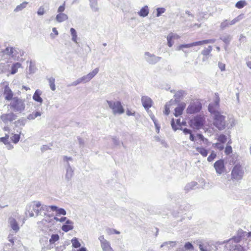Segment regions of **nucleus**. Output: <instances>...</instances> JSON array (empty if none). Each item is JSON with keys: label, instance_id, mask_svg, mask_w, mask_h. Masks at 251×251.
Masks as SVG:
<instances>
[{"label": "nucleus", "instance_id": "8", "mask_svg": "<svg viewBox=\"0 0 251 251\" xmlns=\"http://www.w3.org/2000/svg\"><path fill=\"white\" fill-rule=\"evenodd\" d=\"M10 106L15 111L21 113L25 109V100L17 97H14L12 99Z\"/></svg>", "mask_w": 251, "mask_h": 251}, {"label": "nucleus", "instance_id": "5", "mask_svg": "<svg viewBox=\"0 0 251 251\" xmlns=\"http://www.w3.org/2000/svg\"><path fill=\"white\" fill-rule=\"evenodd\" d=\"M213 125L219 130H223L226 126V117L221 114V113H216V114L213 116Z\"/></svg>", "mask_w": 251, "mask_h": 251}, {"label": "nucleus", "instance_id": "39", "mask_svg": "<svg viewBox=\"0 0 251 251\" xmlns=\"http://www.w3.org/2000/svg\"><path fill=\"white\" fill-rule=\"evenodd\" d=\"M71 34L72 35V40L75 43H77V35L76 30L75 28L72 27L70 29Z\"/></svg>", "mask_w": 251, "mask_h": 251}, {"label": "nucleus", "instance_id": "13", "mask_svg": "<svg viewBox=\"0 0 251 251\" xmlns=\"http://www.w3.org/2000/svg\"><path fill=\"white\" fill-rule=\"evenodd\" d=\"M17 116L13 112L8 114H3L0 116V119L5 124L12 122L15 120Z\"/></svg>", "mask_w": 251, "mask_h": 251}, {"label": "nucleus", "instance_id": "43", "mask_svg": "<svg viewBox=\"0 0 251 251\" xmlns=\"http://www.w3.org/2000/svg\"><path fill=\"white\" fill-rule=\"evenodd\" d=\"M228 123H226V125L228 128L233 127L236 125V121L233 118H228Z\"/></svg>", "mask_w": 251, "mask_h": 251}, {"label": "nucleus", "instance_id": "3", "mask_svg": "<svg viewBox=\"0 0 251 251\" xmlns=\"http://www.w3.org/2000/svg\"><path fill=\"white\" fill-rule=\"evenodd\" d=\"M41 203L39 201H33L26 205L25 214L26 217H33L41 215L40 207Z\"/></svg>", "mask_w": 251, "mask_h": 251}, {"label": "nucleus", "instance_id": "19", "mask_svg": "<svg viewBox=\"0 0 251 251\" xmlns=\"http://www.w3.org/2000/svg\"><path fill=\"white\" fill-rule=\"evenodd\" d=\"M186 104L184 102L180 103L177 107L175 109L174 115L178 117L182 114L183 111L185 108Z\"/></svg>", "mask_w": 251, "mask_h": 251}, {"label": "nucleus", "instance_id": "48", "mask_svg": "<svg viewBox=\"0 0 251 251\" xmlns=\"http://www.w3.org/2000/svg\"><path fill=\"white\" fill-rule=\"evenodd\" d=\"M246 4L247 3L245 0H240L236 3L235 6L237 8L241 9L244 7Z\"/></svg>", "mask_w": 251, "mask_h": 251}, {"label": "nucleus", "instance_id": "17", "mask_svg": "<svg viewBox=\"0 0 251 251\" xmlns=\"http://www.w3.org/2000/svg\"><path fill=\"white\" fill-rule=\"evenodd\" d=\"M145 56L146 61L148 62H157L160 61L161 58L158 56H156L153 54H151L149 52L145 53Z\"/></svg>", "mask_w": 251, "mask_h": 251}, {"label": "nucleus", "instance_id": "60", "mask_svg": "<svg viewBox=\"0 0 251 251\" xmlns=\"http://www.w3.org/2000/svg\"><path fill=\"white\" fill-rule=\"evenodd\" d=\"M65 9V2H64L63 4L62 5H60L58 9H57V12L59 13H63V12L64 11Z\"/></svg>", "mask_w": 251, "mask_h": 251}, {"label": "nucleus", "instance_id": "11", "mask_svg": "<svg viewBox=\"0 0 251 251\" xmlns=\"http://www.w3.org/2000/svg\"><path fill=\"white\" fill-rule=\"evenodd\" d=\"M98 239L100 242L102 251H113L112 248L111 247L110 242L105 239L103 235L100 236Z\"/></svg>", "mask_w": 251, "mask_h": 251}, {"label": "nucleus", "instance_id": "26", "mask_svg": "<svg viewBox=\"0 0 251 251\" xmlns=\"http://www.w3.org/2000/svg\"><path fill=\"white\" fill-rule=\"evenodd\" d=\"M199 249L200 251H216L214 248L209 244H200Z\"/></svg>", "mask_w": 251, "mask_h": 251}, {"label": "nucleus", "instance_id": "40", "mask_svg": "<svg viewBox=\"0 0 251 251\" xmlns=\"http://www.w3.org/2000/svg\"><path fill=\"white\" fill-rule=\"evenodd\" d=\"M49 85L50 89L52 91H55L56 89L55 85V78L51 77L48 78Z\"/></svg>", "mask_w": 251, "mask_h": 251}, {"label": "nucleus", "instance_id": "10", "mask_svg": "<svg viewBox=\"0 0 251 251\" xmlns=\"http://www.w3.org/2000/svg\"><path fill=\"white\" fill-rule=\"evenodd\" d=\"M203 124V118L201 116H196L190 121L191 126L197 129L201 128Z\"/></svg>", "mask_w": 251, "mask_h": 251}, {"label": "nucleus", "instance_id": "16", "mask_svg": "<svg viewBox=\"0 0 251 251\" xmlns=\"http://www.w3.org/2000/svg\"><path fill=\"white\" fill-rule=\"evenodd\" d=\"M8 224L9 225L10 227L15 232H17L19 229L20 227L18 225V222L16 220L15 218L13 217H10L8 219Z\"/></svg>", "mask_w": 251, "mask_h": 251}, {"label": "nucleus", "instance_id": "15", "mask_svg": "<svg viewBox=\"0 0 251 251\" xmlns=\"http://www.w3.org/2000/svg\"><path fill=\"white\" fill-rule=\"evenodd\" d=\"M99 68H96L87 75L81 77L83 83H85L90 81V80H91L99 73Z\"/></svg>", "mask_w": 251, "mask_h": 251}, {"label": "nucleus", "instance_id": "46", "mask_svg": "<svg viewBox=\"0 0 251 251\" xmlns=\"http://www.w3.org/2000/svg\"><path fill=\"white\" fill-rule=\"evenodd\" d=\"M26 122V119L24 118L20 119L15 122L16 126H24Z\"/></svg>", "mask_w": 251, "mask_h": 251}, {"label": "nucleus", "instance_id": "57", "mask_svg": "<svg viewBox=\"0 0 251 251\" xmlns=\"http://www.w3.org/2000/svg\"><path fill=\"white\" fill-rule=\"evenodd\" d=\"M157 14L156 17H159L161 15L165 12V9L164 8H157L156 9Z\"/></svg>", "mask_w": 251, "mask_h": 251}, {"label": "nucleus", "instance_id": "62", "mask_svg": "<svg viewBox=\"0 0 251 251\" xmlns=\"http://www.w3.org/2000/svg\"><path fill=\"white\" fill-rule=\"evenodd\" d=\"M215 98L214 103H215L216 105H219L220 98L219 97L218 94L217 93H215Z\"/></svg>", "mask_w": 251, "mask_h": 251}, {"label": "nucleus", "instance_id": "24", "mask_svg": "<svg viewBox=\"0 0 251 251\" xmlns=\"http://www.w3.org/2000/svg\"><path fill=\"white\" fill-rule=\"evenodd\" d=\"M41 95L42 91L39 89H37L32 97L33 100L41 104L43 101L42 98L41 97Z\"/></svg>", "mask_w": 251, "mask_h": 251}, {"label": "nucleus", "instance_id": "58", "mask_svg": "<svg viewBox=\"0 0 251 251\" xmlns=\"http://www.w3.org/2000/svg\"><path fill=\"white\" fill-rule=\"evenodd\" d=\"M216 156V153L214 151H212L210 155L208 157L207 161L208 162L212 161L215 158Z\"/></svg>", "mask_w": 251, "mask_h": 251}, {"label": "nucleus", "instance_id": "56", "mask_svg": "<svg viewBox=\"0 0 251 251\" xmlns=\"http://www.w3.org/2000/svg\"><path fill=\"white\" fill-rule=\"evenodd\" d=\"M28 72L30 74L34 73L36 71L35 64H30L28 67Z\"/></svg>", "mask_w": 251, "mask_h": 251}, {"label": "nucleus", "instance_id": "61", "mask_svg": "<svg viewBox=\"0 0 251 251\" xmlns=\"http://www.w3.org/2000/svg\"><path fill=\"white\" fill-rule=\"evenodd\" d=\"M113 143L115 145L118 146L120 145V142L118 138L113 137L112 138Z\"/></svg>", "mask_w": 251, "mask_h": 251}, {"label": "nucleus", "instance_id": "30", "mask_svg": "<svg viewBox=\"0 0 251 251\" xmlns=\"http://www.w3.org/2000/svg\"><path fill=\"white\" fill-rule=\"evenodd\" d=\"M42 113L40 111H34L28 115L27 119L29 120H33L38 117L41 116Z\"/></svg>", "mask_w": 251, "mask_h": 251}, {"label": "nucleus", "instance_id": "14", "mask_svg": "<svg viewBox=\"0 0 251 251\" xmlns=\"http://www.w3.org/2000/svg\"><path fill=\"white\" fill-rule=\"evenodd\" d=\"M141 102L144 108L147 111L151 108L153 104L152 100L149 97L144 96L141 98Z\"/></svg>", "mask_w": 251, "mask_h": 251}, {"label": "nucleus", "instance_id": "52", "mask_svg": "<svg viewBox=\"0 0 251 251\" xmlns=\"http://www.w3.org/2000/svg\"><path fill=\"white\" fill-rule=\"evenodd\" d=\"M81 83H83L81 77L78 78L71 84H69L68 86H75Z\"/></svg>", "mask_w": 251, "mask_h": 251}, {"label": "nucleus", "instance_id": "25", "mask_svg": "<svg viewBox=\"0 0 251 251\" xmlns=\"http://www.w3.org/2000/svg\"><path fill=\"white\" fill-rule=\"evenodd\" d=\"M66 173L65 175V179L66 181L69 182L71 180L74 174V170L73 168L65 169Z\"/></svg>", "mask_w": 251, "mask_h": 251}, {"label": "nucleus", "instance_id": "47", "mask_svg": "<svg viewBox=\"0 0 251 251\" xmlns=\"http://www.w3.org/2000/svg\"><path fill=\"white\" fill-rule=\"evenodd\" d=\"M21 64H13L11 67V74L12 75L15 74L17 71V69L21 67Z\"/></svg>", "mask_w": 251, "mask_h": 251}, {"label": "nucleus", "instance_id": "38", "mask_svg": "<svg viewBox=\"0 0 251 251\" xmlns=\"http://www.w3.org/2000/svg\"><path fill=\"white\" fill-rule=\"evenodd\" d=\"M197 183L196 182H191L189 183H188L184 188V190L186 192H189L192 189H193L197 185Z\"/></svg>", "mask_w": 251, "mask_h": 251}, {"label": "nucleus", "instance_id": "31", "mask_svg": "<svg viewBox=\"0 0 251 251\" xmlns=\"http://www.w3.org/2000/svg\"><path fill=\"white\" fill-rule=\"evenodd\" d=\"M149 10L148 6L146 5L142 7L140 11L138 12V15L142 17H145L149 14Z\"/></svg>", "mask_w": 251, "mask_h": 251}, {"label": "nucleus", "instance_id": "35", "mask_svg": "<svg viewBox=\"0 0 251 251\" xmlns=\"http://www.w3.org/2000/svg\"><path fill=\"white\" fill-rule=\"evenodd\" d=\"M196 149L203 157H206L208 154V151L202 147H197Z\"/></svg>", "mask_w": 251, "mask_h": 251}, {"label": "nucleus", "instance_id": "51", "mask_svg": "<svg viewBox=\"0 0 251 251\" xmlns=\"http://www.w3.org/2000/svg\"><path fill=\"white\" fill-rule=\"evenodd\" d=\"M229 25H230L229 24V21L226 20L221 24L220 27L221 29L223 30L225 28L228 27Z\"/></svg>", "mask_w": 251, "mask_h": 251}, {"label": "nucleus", "instance_id": "20", "mask_svg": "<svg viewBox=\"0 0 251 251\" xmlns=\"http://www.w3.org/2000/svg\"><path fill=\"white\" fill-rule=\"evenodd\" d=\"M4 95L5 96V99L8 100H12V97L13 96V92L10 89L8 86H5L4 90Z\"/></svg>", "mask_w": 251, "mask_h": 251}, {"label": "nucleus", "instance_id": "23", "mask_svg": "<svg viewBox=\"0 0 251 251\" xmlns=\"http://www.w3.org/2000/svg\"><path fill=\"white\" fill-rule=\"evenodd\" d=\"M171 126L175 131H176L177 129H180L183 130V132L185 134H190L192 133L191 130L188 128H185L182 129V127H177L175 124V120L174 119H172L171 121Z\"/></svg>", "mask_w": 251, "mask_h": 251}, {"label": "nucleus", "instance_id": "54", "mask_svg": "<svg viewBox=\"0 0 251 251\" xmlns=\"http://www.w3.org/2000/svg\"><path fill=\"white\" fill-rule=\"evenodd\" d=\"M169 39H172L173 40L178 39L180 38V36L177 34L174 33L173 32L170 33L169 34Z\"/></svg>", "mask_w": 251, "mask_h": 251}, {"label": "nucleus", "instance_id": "32", "mask_svg": "<svg viewBox=\"0 0 251 251\" xmlns=\"http://www.w3.org/2000/svg\"><path fill=\"white\" fill-rule=\"evenodd\" d=\"M90 7L94 12H97L99 10L98 6V0H89Z\"/></svg>", "mask_w": 251, "mask_h": 251}, {"label": "nucleus", "instance_id": "50", "mask_svg": "<svg viewBox=\"0 0 251 251\" xmlns=\"http://www.w3.org/2000/svg\"><path fill=\"white\" fill-rule=\"evenodd\" d=\"M106 232L108 235H111L113 234H119L120 232L119 231L116 230L115 229L108 228L106 229Z\"/></svg>", "mask_w": 251, "mask_h": 251}, {"label": "nucleus", "instance_id": "42", "mask_svg": "<svg viewBox=\"0 0 251 251\" xmlns=\"http://www.w3.org/2000/svg\"><path fill=\"white\" fill-rule=\"evenodd\" d=\"M51 206H48L46 205H42L40 207L41 209V213L42 214V212L44 211V215L46 216L47 214V212H49V209H50Z\"/></svg>", "mask_w": 251, "mask_h": 251}, {"label": "nucleus", "instance_id": "33", "mask_svg": "<svg viewBox=\"0 0 251 251\" xmlns=\"http://www.w3.org/2000/svg\"><path fill=\"white\" fill-rule=\"evenodd\" d=\"M220 39L222 40L226 45H228L231 40L232 37L229 34H224L220 37Z\"/></svg>", "mask_w": 251, "mask_h": 251}, {"label": "nucleus", "instance_id": "44", "mask_svg": "<svg viewBox=\"0 0 251 251\" xmlns=\"http://www.w3.org/2000/svg\"><path fill=\"white\" fill-rule=\"evenodd\" d=\"M71 242L72 243V246L75 248H77L80 247V243L77 240L76 238H74L72 239Z\"/></svg>", "mask_w": 251, "mask_h": 251}, {"label": "nucleus", "instance_id": "2", "mask_svg": "<svg viewBox=\"0 0 251 251\" xmlns=\"http://www.w3.org/2000/svg\"><path fill=\"white\" fill-rule=\"evenodd\" d=\"M1 52L14 61H23L22 56L24 55V51L16 47H7Z\"/></svg>", "mask_w": 251, "mask_h": 251}, {"label": "nucleus", "instance_id": "63", "mask_svg": "<svg viewBox=\"0 0 251 251\" xmlns=\"http://www.w3.org/2000/svg\"><path fill=\"white\" fill-rule=\"evenodd\" d=\"M240 20V19L239 18V16L237 17L236 18H234L232 21H229L230 25H234L235 23H236L237 22L239 21Z\"/></svg>", "mask_w": 251, "mask_h": 251}, {"label": "nucleus", "instance_id": "49", "mask_svg": "<svg viewBox=\"0 0 251 251\" xmlns=\"http://www.w3.org/2000/svg\"><path fill=\"white\" fill-rule=\"evenodd\" d=\"M20 138V135L18 134H14L11 137V139L13 143L14 144H17Z\"/></svg>", "mask_w": 251, "mask_h": 251}, {"label": "nucleus", "instance_id": "27", "mask_svg": "<svg viewBox=\"0 0 251 251\" xmlns=\"http://www.w3.org/2000/svg\"><path fill=\"white\" fill-rule=\"evenodd\" d=\"M186 95V92L183 90H179L176 92L175 94V100L174 102H178L179 100Z\"/></svg>", "mask_w": 251, "mask_h": 251}, {"label": "nucleus", "instance_id": "21", "mask_svg": "<svg viewBox=\"0 0 251 251\" xmlns=\"http://www.w3.org/2000/svg\"><path fill=\"white\" fill-rule=\"evenodd\" d=\"M219 108V105H216L215 103H212L209 104L208 111L210 113L214 116L216 114V113H220L218 109Z\"/></svg>", "mask_w": 251, "mask_h": 251}, {"label": "nucleus", "instance_id": "7", "mask_svg": "<svg viewBox=\"0 0 251 251\" xmlns=\"http://www.w3.org/2000/svg\"><path fill=\"white\" fill-rule=\"evenodd\" d=\"M216 40L214 39H208V40H204L202 41H197L195 42H193L190 44H182L176 48L177 50H182L184 52L186 53V51L184 50V49L185 48H191L194 46H202L204 44H213L215 42Z\"/></svg>", "mask_w": 251, "mask_h": 251}, {"label": "nucleus", "instance_id": "55", "mask_svg": "<svg viewBox=\"0 0 251 251\" xmlns=\"http://www.w3.org/2000/svg\"><path fill=\"white\" fill-rule=\"evenodd\" d=\"M170 245L171 247H173L176 246V242L173 241L166 242L163 243L160 246L161 248L165 246Z\"/></svg>", "mask_w": 251, "mask_h": 251}, {"label": "nucleus", "instance_id": "29", "mask_svg": "<svg viewBox=\"0 0 251 251\" xmlns=\"http://www.w3.org/2000/svg\"><path fill=\"white\" fill-rule=\"evenodd\" d=\"M68 19V16L65 13H59L58 14L55 18L56 20L59 22H63Z\"/></svg>", "mask_w": 251, "mask_h": 251}, {"label": "nucleus", "instance_id": "53", "mask_svg": "<svg viewBox=\"0 0 251 251\" xmlns=\"http://www.w3.org/2000/svg\"><path fill=\"white\" fill-rule=\"evenodd\" d=\"M184 248L186 250L192 251L194 250V247L193 245L190 242H187L184 245Z\"/></svg>", "mask_w": 251, "mask_h": 251}, {"label": "nucleus", "instance_id": "9", "mask_svg": "<svg viewBox=\"0 0 251 251\" xmlns=\"http://www.w3.org/2000/svg\"><path fill=\"white\" fill-rule=\"evenodd\" d=\"M38 227L42 229V230H45L46 227H49L50 226L53 225V219L50 218V217L47 214L45 216V218L41 221L37 223Z\"/></svg>", "mask_w": 251, "mask_h": 251}, {"label": "nucleus", "instance_id": "6", "mask_svg": "<svg viewBox=\"0 0 251 251\" xmlns=\"http://www.w3.org/2000/svg\"><path fill=\"white\" fill-rule=\"evenodd\" d=\"M106 103L109 107L112 110L113 114H122L125 110L121 101L119 100H106Z\"/></svg>", "mask_w": 251, "mask_h": 251}, {"label": "nucleus", "instance_id": "45", "mask_svg": "<svg viewBox=\"0 0 251 251\" xmlns=\"http://www.w3.org/2000/svg\"><path fill=\"white\" fill-rule=\"evenodd\" d=\"M59 239V236L58 234H52L50 238L49 242L50 244H52L56 241H58Z\"/></svg>", "mask_w": 251, "mask_h": 251}, {"label": "nucleus", "instance_id": "4", "mask_svg": "<svg viewBox=\"0 0 251 251\" xmlns=\"http://www.w3.org/2000/svg\"><path fill=\"white\" fill-rule=\"evenodd\" d=\"M245 168L242 163H236L233 168L231 173V179L235 180H241L244 175Z\"/></svg>", "mask_w": 251, "mask_h": 251}, {"label": "nucleus", "instance_id": "1", "mask_svg": "<svg viewBox=\"0 0 251 251\" xmlns=\"http://www.w3.org/2000/svg\"><path fill=\"white\" fill-rule=\"evenodd\" d=\"M243 233V230H239L236 236L227 241L225 245L226 249L229 251H245L246 246L241 244L242 237L245 236Z\"/></svg>", "mask_w": 251, "mask_h": 251}, {"label": "nucleus", "instance_id": "12", "mask_svg": "<svg viewBox=\"0 0 251 251\" xmlns=\"http://www.w3.org/2000/svg\"><path fill=\"white\" fill-rule=\"evenodd\" d=\"M214 167L217 174L219 175H221L225 170L224 160L220 159L215 162L214 164Z\"/></svg>", "mask_w": 251, "mask_h": 251}, {"label": "nucleus", "instance_id": "18", "mask_svg": "<svg viewBox=\"0 0 251 251\" xmlns=\"http://www.w3.org/2000/svg\"><path fill=\"white\" fill-rule=\"evenodd\" d=\"M201 108L200 106L196 103H191L187 108V112L189 114L197 113L200 110Z\"/></svg>", "mask_w": 251, "mask_h": 251}, {"label": "nucleus", "instance_id": "37", "mask_svg": "<svg viewBox=\"0 0 251 251\" xmlns=\"http://www.w3.org/2000/svg\"><path fill=\"white\" fill-rule=\"evenodd\" d=\"M212 50L211 46H209L207 48L204 49L201 52V54L204 58H207Z\"/></svg>", "mask_w": 251, "mask_h": 251}, {"label": "nucleus", "instance_id": "22", "mask_svg": "<svg viewBox=\"0 0 251 251\" xmlns=\"http://www.w3.org/2000/svg\"><path fill=\"white\" fill-rule=\"evenodd\" d=\"M73 228V222L70 220H66V224L62 226V230L65 232H68L72 230Z\"/></svg>", "mask_w": 251, "mask_h": 251}, {"label": "nucleus", "instance_id": "34", "mask_svg": "<svg viewBox=\"0 0 251 251\" xmlns=\"http://www.w3.org/2000/svg\"><path fill=\"white\" fill-rule=\"evenodd\" d=\"M196 137L198 138L201 142L200 143V144H202L203 143L204 145L206 146L209 145L208 139L205 138L201 134H197Z\"/></svg>", "mask_w": 251, "mask_h": 251}, {"label": "nucleus", "instance_id": "36", "mask_svg": "<svg viewBox=\"0 0 251 251\" xmlns=\"http://www.w3.org/2000/svg\"><path fill=\"white\" fill-rule=\"evenodd\" d=\"M27 4L28 2L26 1L23 2L22 3L17 6L14 9V11L15 12H17L22 11L23 9L26 7Z\"/></svg>", "mask_w": 251, "mask_h": 251}, {"label": "nucleus", "instance_id": "59", "mask_svg": "<svg viewBox=\"0 0 251 251\" xmlns=\"http://www.w3.org/2000/svg\"><path fill=\"white\" fill-rule=\"evenodd\" d=\"M218 140L222 143H225L226 141V137L224 134H221L219 136Z\"/></svg>", "mask_w": 251, "mask_h": 251}, {"label": "nucleus", "instance_id": "28", "mask_svg": "<svg viewBox=\"0 0 251 251\" xmlns=\"http://www.w3.org/2000/svg\"><path fill=\"white\" fill-rule=\"evenodd\" d=\"M50 209L53 211L57 212L58 215H65L66 214V212L64 209L61 208H59L54 205H51Z\"/></svg>", "mask_w": 251, "mask_h": 251}, {"label": "nucleus", "instance_id": "41", "mask_svg": "<svg viewBox=\"0 0 251 251\" xmlns=\"http://www.w3.org/2000/svg\"><path fill=\"white\" fill-rule=\"evenodd\" d=\"M174 103L173 100H171L169 102L167 103L165 105V110L164 113L167 115L170 113V107Z\"/></svg>", "mask_w": 251, "mask_h": 251}, {"label": "nucleus", "instance_id": "64", "mask_svg": "<svg viewBox=\"0 0 251 251\" xmlns=\"http://www.w3.org/2000/svg\"><path fill=\"white\" fill-rule=\"evenodd\" d=\"M45 13L44 8L41 6L38 10L37 14L38 15H43Z\"/></svg>", "mask_w": 251, "mask_h": 251}]
</instances>
